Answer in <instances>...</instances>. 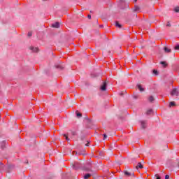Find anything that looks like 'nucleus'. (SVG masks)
<instances>
[{"label":"nucleus","instance_id":"6e6552de","mask_svg":"<svg viewBox=\"0 0 179 179\" xmlns=\"http://www.w3.org/2000/svg\"><path fill=\"white\" fill-rule=\"evenodd\" d=\"M164 50L165 52H167V53L171 52V49H170V48H169L167 47H164Z\"/></svg>","mask_w":179,"mask_h":179},{"label":"nucleus","instance_id":"cd10ccee","mask_svg":"<svg viewBox=\"0 0 179 179\" xmlns=\"http://www.w3.org/2000/svg\"><path fill=\"white\" fill-rule=\"evenodd\" d=\"M71 134H72V135H73V136H75V135H76V131H73V132H71Z\"/></svg>","mask_w":179,"mask_h":179},{"label":"nucleus","instance_id":"ddd939ff","mask_svg":"<svg viewBox=\"0 0 179 179\" xmlns=\"http://www.w3.org/2000/svg\"><path fill=\"white\" fill-rule=\"evenodd\" d=\"M138 90H140V92H144V91H145V89H143V88L142 87V85H138Z\"/></svg>","mask_w":179,"mask_h":179},{"label":"nucleus","instance_id":"412c9836","mask_svg":"<svg viewBox=\"0 0 179 179\" xmlns=\"http://www.w3.org/2000/svg\"><path fill=\"white\" fill-rule=\"evenodd\" d=\"M174 11L176 12L177 13H178V12H179V7H176L174 8Z\"/></svg>","mask_w":179,"mask_h":179},{"label":"nucleus","instance_id":"f8f14e48","mask_svg":"<svg viewBox=\"0 0 179 179\" xmlns=\"http://www.w3.org/2000/svg\"><path fill=\"white\" fill-rule=\"evenodd\" d=\"M4 148H6V141H3L1 143V149H3Z\"/></svg>","mask_w":179,"mask_h":179},{"label":"nucleus","instance_id":"b1692460","mask_svg":"<svg viewBox=\"0 0 179 179\" xmlns=\"http://www.w3.org/2000/svg\"><path fill=\"white\" fill-rule=\"evenodd\" d=\"M175 50H179V45H177L176 46H175Z\"/></svg>","mask_w":179,"mask_h":179},{"label":"nucleus","instance_id":"0eeeda50","mask_svg":"<svg viewBox=\"0 0 179 179\" xmlns=\"http://www.w3.org/2000/svg\"><path fill=\"white\" fill-rule=\"evenodd\" d=\"M30 50H31V51H33V52H38V48L31 47V48H30Z\"/></svg>","mask_w":179,"mask_h":179},{"label":"nucleus","instance_id":"f704fd0d","mask_svg":"<svg viewBox=\"0 0 179 179\" xmlns=\"http://www.w3.org/2000/svg\"><path fill=\"white\" fill-rule=\"evenodd\" d=\"M89 142L87 143V144H85V146H89Z\"/></svg>","mask_w":179,"mask_h":179},{"label":"nucleus","instance_id":"20e7f679","mask_svg":"<svg viewBox=\"0 0 179 179\" xmlns=\"http://www.w3.org/2000/svg\"><path fill=\"white\" fill-rule=\"evenodd\" d=\"M124 175L127 176V177H131V176H132L133 177H135V173H129L128 171H125L124 172Z\"/></svg>","mask_w":179,"mask_h":179},{"label":"nucleus","instance_id":"4be33fe9","mask_svg":"<svg viewBox=\"0 0 179 179\" xmlns=\"http://www.w3.org/2000/svg\"><path fill=\"white\" fill-rule=\"evenodd\" d=\"M64 138H66V141H70L68 136L66 134H64Z\"/></svg>","mask_w":179,"mask_h":179},{"label":"nucleus","instance_id":"aec40b11","mask_svg":"<svg viewBox=\"0 0 179 179\" xmlns=\"http://www.w3.org/2000/svg\"><path fill=\"white\" fill-rule=\"evenodd\" d=\"M76 115H77V117H78V118H80V117H82V113L77 112Z\"/></svg>","mask_w":179,"mask_h":179},{"label":"nucleus","instance_id":"9d476101","mask_svg":"<svg viewBox=\"0 0 179 179\" xmlns=\"http://www.w3.org/2000/svg\"><path fill=\"white\" fill-rule=\"evenodd\" d=\"M148 101H150V103H153V101H155V98L153 97V96H150L148 98Z\"/></svg>","mask_w":179,"mask_h":179},{"label":"nucleus","instance_id":"5701e85b","mask_svg":"<svg viewBox=\"0 0 179 179\" xmlns=\"http://www.w3.org/2000/svg\"><path fill=\"white\" fill-rule=\"evenodd\" d=\"M31 36H33V33L32 32H29L28 33V37H31Z\"/></svg>","mask_w":179,"mask_h":179},{"label":"nucleus","instance_id":"7ed1b4c3","mask_svg":"<svg viewBox=\"0 0 179 179\" xmlns=\"http://www.w3.org/2000/svg\"><path fill=\"white\" fill-rule=\"evenodd\" d=\"M101 90H102V92L107 90V83L103 82V85L101 86Z\"/></svg>","mask_w":179,"mask_h":179},{"label":"nucleus","instance_id":"7c9ffc66","mask_svg":"<svg viewBox=\"0 0 179 179\" xmlns=\"http://www.w3.org/2000/svg\"><path fill=\"white\" fill-rule=\"evenodd\" d=\"M155 177H157L156 179H160V176H159V175H155Z\"/></svg>","mask_w":179,"mask_h":179},{"label":"nucleus","instance_id":"c756f323","mask_svg":"<svg viewBox=\"0 0 179 179\" xmlns=\"http://www.w3.org/2000/svg\"><path fill=\"white\" fill-rule=\"evenodd\" d=\"M138 97H139V96L138 94L134 96V99H138Z\"/></svg>","mask_w":179,"mask_h":179},{"label":"nucleus","instance_id":"f3484780","mask_svg":"<svg viewBox=\"0 0 179 179\" xmlns=\"http://www.w3.org/2000/svg\"><path fill=\"white\" fill-rule=\"evenodd\" d=\"M115 27H119V29H121L122 25L118 22H115Z\"/></svg>","mask_w":179,"mask_h":179},{"label":"nucleus","instance_id":"f257e3e1","mask_svg":"<svg viewBox=\"0 0 179 179\" xmlns=\"http://www.w3.org/2000/svg\"><path fill=\"white\" fill-rule=\"evenodd\" d=\"M73 169L74 170H79V169H82V165L79 162H74L73 164Z\"/></svg>","mask_w":179,"mask_h":179},{"label":"nucleus","instance_id":"e433bc0d","mask_svg":"<svg viewBox=\"0 0 179 179\" xmlns=\"http://www.w3.org/2000/svg\"><path fill=\"white\" fill-rule=\"evenodd\" d=\"M43 1H47V0H43Z\"/></svg>","mask_w":179,"mask_h":179},{"label":"nucleus","instance_id":"423d86ee","mask_svg":"<svg viewBox=\"0 0 179 179\" xmlns=\"http://www.w3.org/2000/svg\"><path fill=\"white\" fill-rule=\"evenodd\" d=\"M141 128L145 129L146 128V121H141Z\"/></svg>","mask_w":179,"mask_h":179},{"label":"nucleus","instance_id":"39448f33","mask_svg":"<svg viewBox=\"0 0 179 179\" xmlns=\"http://www.w3.org/2000/svg\"><path fill=\"white\" fill-rule=\"evenodd\" d=\"M52 27H54L55 29H58L59 27V22H55L54 24H52Z\"/></svg>","mask_w":179,"mask_h":179},{"label":"nucleus","instance_id":"393cba45","mask_svg":"<svg viewBox=\"0 0 179 179\" xmlns=\"http://www.w3.org/2000/svg\"><path fill=\"white\" fill-rule=\"evenodd\" d=\"M153 73L155 75H157V70H153Z\"/></svg>","mask_w":179,"mask_h":179},{"label":"nucleus","instance_id":"a878e982","mask_svg":"<svg viewBox=\"0 0 179 179\" xmlns=\"http://www.w3.org/2000/svg\"><path fill=\"white\" fill-rule=\"evenodd\" d=\"M107 139V134H103V140Z\"/></svg>","mask_w":179,"mask_h":179},{"label":"nucleus","instance_id":"c9c22d12","mask_svg":"<svg viewBox=\"0 0 179 179\" xmlns=\"http://www.w3.org/2000/svg\"><path fill=\"white\" fill-rule=\"evenodd\" d=\"M135 1V2H136V0H134Z\"/></svg>","mask_w":179,"mask_h":179},{"label":"nucleus","instance_id":"dca6fc26","mask_svg":"<svg viewBox=\"0 0 179 179\" xmlns=\"http://www.w3.org/2000/svg\"><path fill=\"white\" fill-rule=\"evenodd\" d=\"M92 176V174L90 173H87L85 176H84V179H87L89 178L90 177Z\"/></svg>","mask_w":179,"mask_h":179},{"label":"nucleus","instance_id":"4468645a","mask_svg":"<svg viewBox=\"0 0 179 179\" xmlns=\"http://www.w3.org/2000/svg\"><path fill=\"white\" fill-rule=\"evenodd\" d=\"M160 64L161 65H162V66H164V68H166V66H167V63H166V62H161Z\"/></svg>","mask_w":179,"mask_h":179},{"label":"nucleus","instance_id":"f03ea898","mask_svg":"<svg viewBox=\"0 0 179 179\" xmlns=\"http://www.w3.org/2000/svg\"><path fill=\"white\" fill-rule=\"evenodd\" d=\"M171 96H179L178 90H177V88H174L173 90H172V91L171 92Z\"/></svg>","mask_w":179,"mask_h":179},{"label":"nucleus","instance_id":"2eb2a0df","mask_svg":"<svg viewBox=\"0 0 179 179\" xmlns=\"http://www.w3.org/2000/svg\"><path fill=\"white\" fill-rule=\"evenodd\" d=\"M56 68H57V69H60V70H62V69H64V66H61V65H56Z\"/></svg>","mask_w":179,"mask_h":179},{"label":"nucleus","instance_id":"6ab92c4d","mask_svg":"<svg viewBox=\"0 0 179 179\" xmlns=\"http://www.w3.org/2000/svg\"><path fill=\"white\" fill-rule=\"evenodd\" d=\"M146 114L147 115H150V114H152V109H149L148 110H147Z\"/></svg>","mask_w":179,"mask_h":179},{"label":"nucleus","instance_id":"72a5a7b5","mask_svg":"<svg viewBox=\"0 0 179 179\" xmlns=\"http://www.w3.org/2000/svg\"><path fill=\"white\" fill-rule=\"evenodd\" d=\"M3 164H1V165H0V169H1V168H3Z\"/></svg>","mask_w":179,"mask_h":179},{"label":"nucleus","instance_id":"bb28decb","mask_svg":"<svg viewBox=\"0 0 179 179\" xmlns=\"http://www.w3.org/2000/svg\"><path fill=\"white\" fill-rule=\"evenodd\" d=\"M169 178H170V176L166 175V176H165V179H169Z\"/></svg>","mask_w":179,"mask_h":179},{"label":"nucleus","instance_id":"9b49d317","mask_svg":"<svg viewBox=\"0 0 179 179\" xmlns=\"http://www.w3.org/2000/svg\"><path fill=\"white\" fill-rule=\"evenodd\" d=\"M140 9L141 8H139L138 6H134V12H139Z\"/></svg>","mask_w":179,"mask_h":179},{"label":"nucleus","instance_id":"473e14b6","mask_svg":"<svg viewBox=\"0 0 179 179\" xmlns=\"http://www.w3.org/2000/svg\"><path fill=\"white\" fill-rule=\"evenodd\" d=\"M87 17H88V19H92V15H88Z\"/></svg>","mask_w":179,"mask_h":179},{"label":"nucleus","instance_id":"a211bd4d","mask_svg":"<svg viewBox=\"0 0 179 179\" xmlns=\"http://www.w3.org/2000/svg\"><path fill=\"white\" fill-rule=\"evenodd\" d=\"M169 106H170V107H173V106H176V102H174V101L170 102Z\"/></svg>","mask_w":179,"mask_h":179},{"label":"nucleus","instance_id":"1a4fd4ad","mask_svg":"<svg viewBox=\"0 0 179 179\" xmlns=\"http://www.w3.org/2000/svg\"><path fill=\"white\" fill-rule=\"evenodd\" d=\"M136 169H143V166L142 165V163L138 162V165L136 166Z\"/></svg>","mask_w":179,"mask_h":179},{"label":"nucleus","instance_id":"c85d7f7f","mask_svg":"<svg viewBox=\"0 0 179 179\" xmlns=\"http://www.w3.org/2000/svg\"><path fill=\"white\" fill-rule=\"evenodd\" d=\"M84 170H85V171H90V168H86Z\"/></svg>","mask_w":179,"mask_h":179},{"label":"nucleus","instance_id":"2f4dec72","mask_svg":"<svg viewBox=\"0 0 179 179\" xmlns=\"http://www.w3.org/2000/svg\"><path fill=\"white\" fill-rule=\"evenodd\" d=\"M166 26H168L169 27H170L171 26V24H170V22H168Z\"/></svg>","mask_w":179,"mask_h":179}]
</instances>
